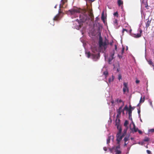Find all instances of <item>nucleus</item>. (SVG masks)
I'll list each match as a JSON object with an SVG mask.
<instances>
[{"instance_id":"nucleus-36","label":"nucleus","mask_w":154,"mask_h":154,"mask_svg":"<svg viewBox=\"0 0 154 154\" xmlns=\"http://www.w3.org/2000/svg\"><path fill=\"white\" fill-rule=\"evenodd\" d=\"M150 131L152 132H154V129H152L150 130Z\"/></svg>"},{"instance_id":"nucleus-48","label":"nucleus","mask_w":154,"mask_h":154,"mask_svg":"<svg viewBox=\"0 0 154 154\" xmlns=\"http://www.w3.org/2000/svg\"><path fill=\"white\" fill-rule=\"evenodd\" d=\"M112 42H111L110 43H109V45H112Z\"/></svg>"},{"instance_id":"nucleus-29","label":"nucleus","mask_w":154,"mask_h":154,"mask_svg":"<svg viewBox=\"0 0 154 154\" xmlns=\"http://www.w3.org/2000/svg\"><path fill=\"white\" fill-rule=\"evenodd\" d=\"M49 23H50V24L53 26H54V21L53 20L49 21Z\"/></svg>"},{"instance_id":"nucleus-40","label":"nucleus","mask_w":154,"mask_h":154,"mask_svg":"<svg viewBox=\"0 0 154 154\" xmlns=\"http://www.w3.org/2000/svg\"><path fill=\"white\" fill-rule=\"evenodd\" d=\"M118 56L120 59H121L122 57V55H118Z\"/></svg>"},{"instance_id":"nucleus-38","label":"nucleus","mask_w":154,"mask_h":154,"mask_svg":"<svg viewBox=\"0 0 154 154\" xmlns=\"http://www.w3.org/2000/svg\"><path fill=\"white\" fill-rule=\"evenodd\" d=\"M103 149L105 151H106L107 150V148L106 147H104Z\"/></svg>"},{"instance_id":"nucleus-43","label":"nucleus","mask_w":154,"mask_h":154,"mask_svg":"<svg viewBox=\"0 0 154 154\" xmlns=\"http://www.w3.org/2000/svg\"><path fill=\"white\" fill-rule=\"evenodd\" d=\"M140 109H138V113L139 114L140 113Z\"/></svg>"},{"instance_id":"nucleus-37","label":"nucleus","mask_w":154,"mask_h":154,"mask_svg":"<svg viewBox=\"0 0 154 154\" xmlns=\"http://www.w3.org/2000/svg\"><path fill=\"white\" fill-rule=\"evenodd\" d=\"M146 152L149 154H150L151 153L150 151L149 150H146Z\"/></svg>"},{"instance_id":"nucleus-50","label":"nucleus","mask_w":154,"mask_h":154,"mask_svg":"<svg viewBox=\"0 0 154 154\" xmlns=\"http://www.w3.org/2000/svg\"><path fill=\"white\" fill-rule=\"evenodd\" d=\"M122 102V100H121V99H120V100H119V103H121V102Z\"/></svg>"},{"instance_id":"nucleus-23","label":"nucleus","mask_w":154,"mask_h":154,"mask_svg":"<svg viewBox=\"0 0 154 154\" xmlns=\"http://www.w3.org/2000/svg\"><path fill=\"white\" fill-rule=\"evenodd\" d=\"M103 74L105 75L106 77L108 74V72L107 71H104L103 72Z\"/></svg>"},{"instance_id":"nucleus-14","label":"nucleus","mask_w":154,"mask_h":154,"mask_svg":"<svg viewBox=\"0 0 154 154\" xmlns=\"http://www.w3.org/2000/svg\"><path fill=\"white\" fill-rule=\"evenodd\" d=\"M145 100V97H144L143 98H142L141 97L140 98V103H142L144 102Z\"/></svg>"},{"instance_id":"nucleus-56","label":"nucleus","mask_w":154,"mask_h":154,"mask_svg":"<svg viewBox=\"0 0 154 154\" xmlns=\"http://www.w3.org/2000/svg\"><path fill=\"white\" fill-rule=\"evenodd\" d=\"M150 105H152V102H150Z\"/></svg>"},{"instance_id":"nucleus-41","label":"nucleus","mask_w":154,"mask_h":154,"mask_svg":"<svg viewBox=\"0 0 154 154\" xmlns=\"http://www.w3.org/2000/svg\"><path fill=\"white\" fill-rule=\"evenodd\" d=\"M132 107L131 106V105H130L129 106V109H132Z\"/></svg>"},{"instance_id":"nucleus-26","label":"nucleus","mask_w":154,"mask_h":154,"mask_svg":"<svg viewBox=\"0 0 154 154\" xmlns=\"http://www.w3.org/2000/svg\"><path fill=\"white\" fill-rule=\"evenodd\" d=\"M125 31L126 32H128V30H127L126 29H122V33L123 35L124 33V32Z\"/></svg>"},{"instance_id":"nucleus-49","label":"nucleus","mask_w":154,"mask_h":154,"mask_svg":"<svg viewBox=\"0 0 154 154\" xmlns=\"http://www.w3.org/2000/svg\"><path fill=\"white\" fill-rule=\"evenodd\" d=\"M127 143H126V142H125V144H124V146H127Z\"/></svg>"},{"instance_id":"nucleus-13","label":"nucleus","mask_w":154,"mask_h":154,"mask_svg":"<svg viewBox=\"0 0 154 154\" xmlns=\"http://www.w3.org/2000/svg\"><path fill=\"white\" fill-rule=\"evenodd\" d=\"M114 79V76L113 75H112V77L109 78V80H108L109 82V83H110L111 82L113 81Z\"/></svg>"},{"instance_id":"nucleus-33","label":"nucleus","mask_w":154,"mask_h":154,"mask_svg":"<svg viewBox=\"0 0 154 154\" xmlns=\"http://www.w3.org/2000/svg\"><path fill=\"white\" fill-rule=\"evenodd\" d=\"M122 79V76L120 74H119L118 76V79L120 80Z\"/></svg>"},{"instance_id":"nucleus-28","label":"nucleus","mask_w":154,"mask_h":154,"mask_svg":"<svg viewBox=\"0 0 154 154\" xmlns=\"http://www.w3.org/2000/svg\"><path fill=\"white\" fill-rule=\"evenodd\" d=\"M114 24L115 25H118V22H117V20L116 19H115L114 21Z\"/></svg>"},{"instance_id":"nucleus-8","label":"nucleus","mask_w":154,"mask_h":154,"mask_svg":"<svg viewBox=\"0 0 154 154\" xmlns=\"http://www.w3.org/2000/svg\"><path fill=\"white\" fill-rule=\"evenodd\" d=\"M123 91L124 93H125L126 91L128 92H129V90L128 87V83H127L124 82L123 83Z\"/></svg>"},{"instance_id":"nucleus-35","label":"nucleus","mask_w":154,"mask_h":154,"mask_svg":"<svg viewBox=\"0 0 154 154\" xmlns=\"http://www.w3.org/2000/svg\"><path fill=\"white\" fill-rule=\"evenodd\" d=\"M137 131H138L139 133L140 134H142V133H143L141 131H140V130H138Z\"/></svg>"},{"instance_id":"nucleus-27","label":"nucleus","mask_w":154,"mask_h":154,"mask_svg":"<svg viewBox=\"0 0 154 154\" xmlns=\"http://www.w3.org/2000/svg\"><path fill=\"white\" fill-rule=\"evenodd\" d=\"M66 1L67 0H61V2L62 5H63Z\"/></svg>"},{"instance_id":"nucleus-19","label":"nucleus","mask_w":154,"mask_h":154,"mask_svg":"<svg viewBox=\"0 0 154 154\" xmlns=\"http://www.w3.org/2000/svg\"><path fill=\"white\" fill-rule=\"evenodd\" d=\"M80 20L82 22H85L86 20V18H83V19H82V18H81V16L80 15Z\"/></svg>"},{"instance_id":"nucleus-11","label":"nucleus","mask_w":154,"mask_h":154,"mask_svg":"<svg viewBox=\"0 0 154 154\" xmlns=\"http://www.w3.org/2000/svg\"><path fill=\"white\" fill-rule=\"evenodd\" d=\"M146 20L147 21L146 23V28H147L150 25V24L151 23V20H149V19H147Z\"/></svg>"},{"instance_id":"nucleus-53","label":"nucleus","mask_w":154,"mask_h":154,"mask_svg":"<svg viewBox=\"0 0 154 154\" xmlns=\"http://www.w3.org/2000/svg\"><path fill=\"white\" fill-rule=\"evenodd\" d=\"M134 108H135L134 107H132V110H134Z\"/></svg>"},{"instance_id":"nucleus-52","label":"nucleus","mask_w":154,"mask_h":154,"mask_svg":"<svg viewBox=\"0 0 154 154\" xmlns=\"http://www.w3.org/2000/svg\"><path fill=\"white\" fill-rule=\"evenodd\" d=\"M116 102H118V99L116 100Z\"/></svg>"},{"instance_id":"nucleus-34","label":"nucleus","mask_w":154,"mask_h":154,"mask_svg":"<svg viewBox=\"0 0 154 154\" xmlns=\"http://www.w3.org/2000/svg\"><path fill=\"white\" fill-rule=\"evenodd\" d=\"M124 50H125V48H122V51H121L122 54H123V53H124Z\"/></svg>"},{"instance_id":"nucleus-16","label":"nucleus","mask_w":154,"mask_h":154,"mask_svg":"<svg viewBox=\"0 0 154 154\" xmlns=\"http://www.w3.org/2000/svg\"><path fill=\"white\" fill-rule=\"evenodd\" d=\"M59 14H58L53 19L54 20H57L59 18Z\"/></svg>"},{"instance_id":"nucleus-1","label":"nucleus","mask_w":154,"mask_h":154,"mask_svg":"<svg viewBox=\"0 0 154 154\" xmlns=\"http://www.w3.org/2000/svg\"><path fill=\"white\" fill-rule=\"evenodd\" d=\"M84 11L82 10L77 8L72 9L69 10V12H70V14L75 16V17H78V16L77 15V14L82 13Z\"/></svg>"},{"instance_id":"nucleus-3","label":"nucleus","mask_w":154,"mask_h":154,"mask_svg":"<svg viewBox=\"0 0 154 154\" xmlns=\"http://www.w3.org/2000/svg\"><path fill=\"white\" fill-rule=\"evenodd\" d=\"M118 147H115V146H113L111 148H109V150L111 153H112L113 150H115L116 152L115 154H121L122 151L120 149H118Z\"/></svg>"},{"instance_id":"nucleus-54","label":"nucleus","mask_w":154,"mask_h":154,"mask_svg":"<svg viewBox=\"0 0 154 154\" xmlns=\"http://www.w3.org/2000/svg\"><path fill=\"white\" fill-rule=\"evenodd\" d=\"M124 136V135H122L121 136V137H122V138Z\"/></svg>"},{"instance_id":"nucleus-51","label":"nucleus","mask_w":154,"mask_h":154,"mask_svg":"<svg viewBox=\"0 0 154 154\" xmlns=\"http://www.w3.org/2000/svg\"><path fill=\"white\" fill-rule=\"evenodd\" d=\"M132 31V29H131L130 30H129V32L130 33H131V32Z\"/></svg>"},{"instance_id":"nucleus-10","label":"nucleus","mask_w":154,"mask_h":154,"mask_svg":"<svg viewBox=\"0 0 154 154\" xmlns=\"http://www.w3.org/2000/svg\"><path fill=\"white\" fill-rule=\"evenodd\" d=\"M128 116H129V119H132V109H129L128 110Z\"/></svg>"},{"instance_id":"nucleus-5","label":"nucleus","mask_w":154,"mask_h":154,"mask_svg":"<svg viewBox=\"0 0 154 154\" xmlns=\"http://www.w3.org/2000/svg\"><path fill=\"white\" fill-rule=\"evenodd\" d=\"M116 125L117 126V128L118 130L122 129L121 126L120 125V120L119 119L116 118Z\"/></svg>"},{"instance_id":"nucleus-46","label":"nucleus","mask_w":154,"mask_h":154,"mask_svg":"<svg viewBox=\"0 0 154 154\" xmlns=\"http://www.w3.org/2000/svg\"><path fill=\"white\" fill-rule=\"evenodd\" d=\"M115 50H116L117 48V45H115Z\"/></svg>"},{"instance_id":"nucleus-55","label":"nucleus","mask_w":154,"mask_h":154,"mask_svg":"<svg viewBox=\"0 0 154 154\" xmlns=\"http://www.w3.org/2000/svg\"><path fill=\"white\" fill-rule=\"evenodd\" d=\"M140 106V103L138 104V105H137V106Z\"/></svg>"},{"instance_id":"nucleus-15","label":"nucleus","mask_w":154,"mask_h":154,"mask_svg":"<svg viewBox=\"0 0 154 154\" xmlns=\"http://www.w3.org/2000/svg\"><path fill=\"white\" fill-rule=\"evenodd\" d=\"M118 4L119 6H120L123 4V2L121 0H118Z\"/></svg>"},{"instance_id":"nucleus-18","label":"nucleus","mask_w":154,"mask_h":154,"mask_svg":"<svg viewBox=\"0 0 154 154\" xmlns=\"http://www.w3.org/2000/svg\"><path fill=\"white\" fill-rule=\"evenodd\" d=\"M133 126H134L133 128V131L134 132H137L138 130V128H136L135 127V125L134 124H133Z\"/></svg>"},{"instance_id":"nucleus-30","label":"nucleus","mask_w":154,"mask_h":154,"mask_svg":"<svg viewBox=\"0 0 154 154\" xmlns=\"http://www.w3.org/2000/svg\"><path fill=\"white\" fill-rule=\"evenodd\" d=\"M104 16H103V13L102 14V16H101V19L102 20H103V21H104Z\"/></svg>"},{"instance_id":"nucleus-7","label":"nucleus","mask_w":154,"mask_h":154,"mask_svg":"<svg viewBox=\"0 0 154 154\" xmlns=\"http://www.w3.org/2000/svg\"><path fill=\"white\" fill-rule=\"evenodd\" d=\"M119 132L117 133L116 134V140H121L122 139V137H121V133L122 131V129H119Z\"/></svg>"},{"instance_id":"nucleus-47","label":"nucleus","mask_w":154,"mask_h":154,"mask_svg":"<svg viewBox=\"0 0 154 154\" xmlns=\"http://www.w3.org/2000/svg\"><path fill=\"white\" fill-rule=\"evenodd\" d=\"M75 21H76L78 22L79 23V20H78V19L76 20Z\"/></svg>"},{"instance_id":"nucleus-9","label":"nucleus","mask_w":154,"mask_h":154,"mask_svg":"<svg viewBox=\"0 0 154 154\" xmlns=\"http://www.w3.org/2000/svg\"><path fill=\"white\" fill-rule=\"evenodd\" d=\"M115 54V52L114 51H113L112 53H111V55L109 57L108 60V63H109L110 64L111 63V62L113 60V59H114V55Z\"/></svg>"},{"instance_id":"nucleus-44","label":"nucleus","mask_w":154,"mask_h":154,"mask_svg":"<svg viewBox=\"0 0 154 154\" xmlns=\"http://www.w3.org/2000/svg\"><path fill=\"white\" fill-rule=\"evenodd\" d=\"M111 103H112V104H113L114 103V102L113 100H112L111 101Z\"/></svg>"},{"instance_id":"nucleus-31","label":"nucleus","mask_w":154,"mask_h":154,"mask_svg":"<svg viewBox=\"0 0 154 154\" xmlns=\"http://www.w3.org/2000/svg\"><path fill=\"white\" fill-rule=\"evenodd\" d=\"M114 15L117 17H118V14L117 12H116L114 14Z\"/></svg>"},{"instance_id":"nucleus-21","label":"nucleus","mask_w":154,"mask_h":154,"mask_svg":"<svg viewBox=\"0 0 154 154\" xmlns=\"http://www.w3.org/2000/svg\"><path fill=\"white\" fill-rule=\"evenodd\" d=\"M149 140V138L147 137H145L143 140V141L145 142H147Z\"/></svg>"},{"instance_id":"nucleus-42","label":"nucleus","mask_w":154,"mask_h":154,"mask_svg":"<svg viewBox=\"0 0 154 154\" xmlns=\"http://www.w3.org/2000/svg\"><path fill=\"white\" fill-rule=\"evenodd\" d=\"M90 16H91V17H94V15H93V14L91 13H90Z\"/></svg>"},{"instance_id":"nucleus-25","label":"nucleus","mask_w":154,"mask_h":154,"mask_svg":"<svg viewBox=\"0 0 154 154\" xmlns=\"http://www.w3.org/2000/svg\"><path fill=\"white\" fill-rule=\"evenodd\" d=\"M124 110H126L128 111L129 109L127 105H126L123 109Z\"/></svg>"},{"instance_id":"nucleus-57","label":"nucleus","mask_w":154,"mask_h":154,"mask_svg":"<svg viewBox=\"0 0 154 154\" xmlns=\"http://www.w3.org/2000/svg\"><path fill=\"white\" fill-rule=\"evenodd\" d=\"M61 13V12H59V13Z\"/></svg>"},{"instance_id":"nucleus-32","label":"nucleus","mask_w":154,"mask_h":154,"mask_svg":"<svg viewBox=\"0 0 154 154\" xmlns=\"http://www.w3.org/2000/svg\"><path fill=\"white\" fill-rule=\"evenodd\" d=\"M87 57L88 58H89L90 56V54L89 52L87 53Z\"/></svg>"},{"instance_id":"nucleus-45","label":"nucleus","mask_w":154,"mask_h":154,"mask_svg":"<svg viewBox=\"0 0 154 154\" xmlns=\"http://www.w3.org/2000/svg\"><path fill=\"white\" fill-rule=\"evenodd\" d=\"M124 109H122V112L123 114V115H124Z\"/></svg>"},{"instance_id":"nucleus-22","label":"nucleus","mask_w":154,"mask_h":154,"mask_svg":"<svg viewBox=\"0 0 154 154\" xmlns=\"http://www.w3.org/2000/svg\"><path fill=\"white\" fill-rule=\"evenodd\" d=\"M129 140L128 137H125L124 138V140L125 142H126Z\"/></svg>"},{"instance_id":"nucleus-24","label":"nucleus","mask_w":154,"mask_h":154,"mask_svg":"<svg viewBox=\"0 0 154 154\" xmlns=\"http://www.w3.org/2000/svg\"><path fill=\"white\" fill-rule=\"evenodd\" d=\"M110 137H108L107 140V143L108 144L110 143Z\"/></svg>"},{"instance_id":"nucleus-17","label":"nucleus","mask_w":154,"mask_h":154,"mask_svg":"<svg viewBox=\"0 0 154 154\" xmlns=\"http://www.w3.org/2000/svg\"><path fill=\"white\" fill-rule=\"evenodd\" d=\"M148 63L150 65H152V66L153 67V68L154 69V65L153 64V63L152 62V61L151 60H149L148 61Z\"/></svg>"},{"instance_id":"nucleus-39","label":"nucleus","mask_w":154,"mask_h":154,"mask_svg":"<svg viewBox=\"0 0 154 154\" xmlns=\"http://www.w3.org/2000/svg\"><path fill=\"white\" fill-rule=\"evenodd\" d=\"M140 82V81L139 80H136V83H137V84H138Z\"/></svg>"},{"instance_id":"nucleus-2","label":"nucleus","mask_w":154,"mask_h":154,"mask_svg":"<svg viewBox=\"0 0 154 154\" xmlns=\"http://www.w3.org/2000/svg\"><path fill=\"white\" fill-rule=\"evenodd\" d=\"M107 43H108V41H107L106 39L104 42H103L102 38L100 34L99 36V47L101 48L103 47L104 50H105L107 48Z\"/></svg>"},{"instance_id":"nucleus-4","label":"nucleus","mask_w":154,"mask_h":154,"mask_svg":"<svg viewBox=\"0 0 154 154\" xmlns=\"http://www.w3.org/2000/svg\"><path fill=\"white\" fill-rule=\"evenodd\" d=\"M139 33L137 34H134L132 35V36L135 38H139L142 35V30L141 29H139Z\"/></svg>"},{"instance_id":"nucleus-12","label":"nucleus","mask_w":154,"mask_h":154,"mask_svg":"<svg viewBox=\"0 0 154 154\" xmlns=\"http://www.w3.org/2000/svg\"><path fill=\"white\" fill-rule=\"evenodd\" d=\"M117 142V146H115V147H118V148H117V149H120V141L119 140H116Z\"/></svg>"},{"instance_id":"nucleus-20","label":"nucleus","mask_w":154,"mask_h":154,"mask_svg":"<svg viewBox=\"0 0 154 154\" xmlns=\"http://www.w3.org/2000/svg\"><path fill=\"white\" fill-rule=\"evenodd\" d=\"M128 121L125 120L124 123V125L125 127H127L128 125Z\"/></svg>"},{"instance_id":"nucleus-6","label":"nucleus","mask_w":154,"mask_h":154,"mask_svg":"<svg viewBox=\"0 0 154 154\" xmlns=\"http://www.w3.org/2000/svg\"><path fill=\"white\" fill-rule=\"evenodd\" d=\"M122 106H121L119 107V109L117 110V115L116 116L117 119H119L121 117V114L122 112Z\"/></svg>"}]
</instances>
